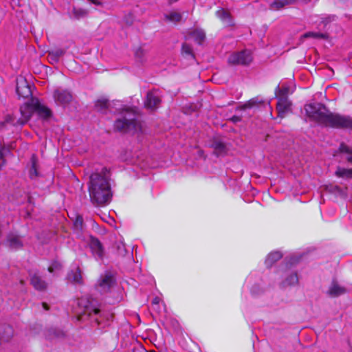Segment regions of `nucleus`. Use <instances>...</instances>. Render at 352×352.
<instances>
[{
  "instance_id": "obj_1",
  "label": "nucleus",
  "mask_w": 352,
  "mask_h": 352,
  "mask_svg": "<svg viewBox=\"0 0 352 352\" xmlns=\"http://www.w3.org/2000/svg\"><path fill=\"white\" fill-rule=\"evenodd\" d=\"M306 114L318 124L352 131V118L331 113L323 104L313 103L305 106Z\"/></svg>"
},
{
  "instance_id": "obj_2",
  "label": "nucleus",
  "mask_w": 352,
  "mask_h": 352,
  "mask_svg": "<svg viewBox=\"0 0 352 352\" xmlns=\"http://www.w3.org/2000/svg\"><path fill=\"white\" fill-rule=\"evenodd\" d=\"M109 179V173L107 168H102L100 173L91 175L88 190L93 204L104 206L111 201L112 192Z\"/></svg>"
},
{
  "instance_id": "obj_3",
  "label": "nucleus",
  "mask_w": 352,
  "mask_h": 352,
  "mask_svg": "<svg viewBox=\"0 0 352 352\" xmlns=\"http://www.w3.org/2000/svg\"><path fill=\"white\" fill-rule=\"evenodd\" d=\"M78 320H89L93 327L102 329L109 324L113 314L108 311H101L92 305L86 298L78 300Z\"/></svg>"
},
{
  "instance_id": "obj_4",
  "label": "nucleus",
  "mask_w": 352,
  "mask_h": 352,
  "mask_svg": "<svg viewBox=\"0 0 352 352\" xmlns=\"http://www.w3.org/2000/svg\"><path fill=\"white\" fill-rule=\"evenodd\" d=\"M20 112L21 117L16 122L14 121L12 116H8L6 121L13 125H23L29 120L33 113H36L43 119L49 118L52 116L51 110L42 104L37 98H32L30 102L22 105Z\"/></svg>"
},
{
  "instance_id": "obj_5",
  "label": "nucleus",
  "mask_w": 352,
  "mask_h": 352,
  "mask_svg": "<svg viewBox=\"0 0 352 352\" xmlns=\"http://www.w3.org/2000/svg\"><path fill=\"white\" fill-rule=\"evenodd\" d=\"M119 101L115 103L116 106H120L119 113L121 117L118 118L114 124V127L120 131L142 132V126L137 120V111L135 108L124 106Z\"/></svg>"
},
{
  "instance_id": "obj_6",
  "label": "nucleus",
  "mask_w": 352,
  "mask_h": 352,
  "mask_svg": "<svg viewBox=\"0 0 352 352\" xmlns=\"http://www.w3.org/2000/svg\"><path fill=\"white\" fill-rule=\"evenodd\" d=\"M252 61V56L249 50L234 52L228 57V63L232 65H248Z\"/></svg>"
},
{
  "instance_id": "obj_7",
  "label": "nucleus",
  "mask_w": 352,
  "mask_h": 352,
  "mask_svg": "<svg viewBox=\"0 0 352 352\" xmlns=\"http://www.w3.org/2000/svg\"><path fill=\"white\" fill-rule=\"evenodd\" d=\"M53 96L56 103L64 107L69 104L73 99L71 92L66 89H57Z\"/></svg>"
},
{
  "instance_id": "obj_8",
  "label": "nucleus",
  "mask_w": 352,
  "mask_h": 352,
  "mask_svg": "<svg viewBox=\"0 0 352 352\" xmlns=\"http://www.w3.org/2000/svg\"><path fill=\"white\" fill-rule=\"evenodd\" d=\"M16 93L19 97L28 98L32 95V91L30 85L27 80L21 77L16 80Z\"/></svg>"
},
{
  "instance_id": "obj_9",
  "label": "nucleus",
  "mask_w": 352,
  "mask_h": 352,
  "mask_svg": "<svg viewBox=\"0 0 352 352\" xmlns=\"http://www.w3.org/2000/svg\"><path fill=\"white\" fill-rule=\"evenodd\" d=\"M89 245L95 258L97 259H102L104 256V248L100 241L96 237L91 236Z\"/></svg>"
},
{
  "instance_id": "obj_10",
  "label": "nucleus",
  "mask_w": 352,
  "mask_h": 352,
  "mask_svg": "<svg viewBox=\"0 0 352 352\" xmlns=\"http://www.w3.org/2000/svg\"><path fill=\"white\" fill-rule=\"evenodd\" d=\"M161 102L160 96L157 91L148 92L144 105L147 109H154L158 107Z\"/></svg>"
},
{
  "instance_id": "obj_11",
  "label": "nucleus",
  "mask_w": 352,
  "mask_h": 352,
  "mask_svg": "<svg viewBox=\"0 0 352 352\" xmlns=\"http://www.w3.org/2000/svg\"><path fill=\"white\" fill-rule=\"evenodd\" d=\"M291 105L292 102L287 97H279L276 104L278 116L282 118H284L290 111Z\"/></svg>"
},
{
  "instance_id": "obj_12",
  "label": "nucleus",
  "mask_w": 352,
  "mask_h": 352,
  "mask_svg": "<svg viewBox=\"0 0 352 352\" xmlns=\"http://www.w3.org/2000/svg\"><path fill=\"white\" fill-rule=\"evenodd\" d=\"M114 284V278L109 272L102 275L100 280H98V287L100 292H108L112 285Z\"/></svg>"
},
{
  "instance_id": "obj_13",
  "label": "nucleus",
  "mask_w": 352,
  "mask_h": 352,
  "mask_svg": "<svg viewBox=\"0 0 352 352\" xmlns=\"http://www.w3.org/2000/svg\"><path fill=\"white\" fill-rule=\"evenodd\" d=\"M6 244L13 250H18L23 246V243L20 237L18 235L12 233L8 236Z\"/></svg>"
},
{
  "instance_id": "obj_14",
  "label": "nucleus",
  "mask_w": 352,
  "mask_h": 352,
  "mask_svg": "<svg viewBox=\"0 0 352 352\" xmlns=\"http://www.w3.org/2000/svg\"><path fill=\"white\" fill-rule=\"evenodd\" d=\"M346 292V289L333 281L328 290V294L332 297H337Z\"/></svg>"
},
{
  "instance_id": "obj_15",
  "label": "nucleus",
  "mask_w": 352,
  "mask_h": 352,
  "mask_svg": "<svg viewBox=\"0 0 352 352\" xmlns=\"http://www.w3.org/2000/svg\"><path fill=\"white\" fill-rule=\"evenodd\" d=\"M189 36L192 37L195 42L201 45L206 39V33L202 29L195 28L192 30Z\"/></svg>"
},
{
  "instance_id": "obj_16",
  "label": "nucleus",
  "mask_w": 352,
  "mask_h": 352,
  "mask_svg": "<svg viewBox=\"0 0 352 352\" xmlns=\"http://www.w3.org/2000/svg\"><path fill=\"white\" fill-rule=\"evenodd\" d=\"M13 329L10 325L0 327V341H8L13 336Z\"/></svg>"
},
{
  "instance_id": "obj_17",
  "label": "nucleus",
  "mask_w": 352,
  "mask_h": 352,
  "mask_svg": "<svg viewBox=\"0 0 352 352\" xmlns=\"http://www.w3.org/2000/svg\"><path fill=\"white\" fill-rule=\"evenodd\" d=\"M30 162L31 167L29 170V176L31 179H34L39 176L38 171V159L35 155H32Z\"/></svg>"
},
{
  "instance_id": "obj_18",
  "label": "nucleus",
  "mask_w": 352,
  "mask_h": 352,
  "mask_svg": "<svg viewBox=\"0 0 352 352\" xmlns=\"http://www.w3.org/2000/svg\"><path fill=\"white\" fill-rule=\"evenodd\" d=\"M31 284L37 290H44L46 287V283L39 276L35 274L31 277Z\"/></svg>"
},
{
  "instance_id": "obj_19",
  "label": "nucleus",
  "mask_w": 352,
  "mask_h": 352,
  "mask_svg": "<svg viewBox=\"0 0 352 352\" xmlns=\"http://www.w3.org/2000/svg\"><path fill=\"white\" fill-rule=\"evenodd\" d=\"M88 15V11L85 9L74 8L69 13V17L71 19L79 20L85 18Z\"/></svg>"
},
{
  "instance_id": "obj_20",
  "label": "nucleus",
  "mask_w": 352,
  "mask_h": 352,
  "mask_svg": "<svg viewBox=\"0 0 352 352\" xmlns=\"http://www.w3.org/2000/svg\"><path fill=\"white\" fill-rule=\"evenodd\" d=\"M69 280L75 283H82V274L79 267H76L74 270H72L67 275Z\"/></svg>"
},
{
  "instance_id": "obj_21",
  "label": "nucleus",
  "mask_w": 352,
  "mask_h": 352,
  "mask_svg": "<svg viewBox=\"0 0 352 352\" xmlns=\"http://www.w3.org/2000/svg\"><path fill=\"white\" fill-rule=\"evenodd\" d=\"M212 147L214 148V153L217 156L223 155L227 151L225 144L220 141H214Z\"/></svg>"
},
{
  "instance_id": "obj_22",
  "label": "nucleus",
  "mask_w": 352,
  "mask_h": 352,
  "mask_svg": "<svg viewBox=\"0 0 352 352\" xmlns=\"http://www.w3.org/2000/svg\"><path fill=\"white\" fill-rule=\"evenodd\" d=\"M282 254L278 251L272 252L268 254L266 260L265 265L267 267H270L275 262L280 259Z\"/></svg>"
},
{
  "instance_id": "obj_23",
  "label": "nucleus",
  "mask_w": 352,
  "mask_h": 352,
  "mask_svg": "<svg viewBox=\"0 0 352 352\" xmlns=\"http://www.w3.org/2000/svg\"><path fill=\"white\" fill-rule=\"evenodd\" d=\"M296 0H274L273 3H271L270 8L272 10H279L287 5L292 4L294 3Z\"/></svg>"
},
{
  "instance_id": "obj_24",
  "label": "nucleus",
  "mask_w": 352,
  "mask_h": 352,
  "mask_svg": "<svg viewBox=\"0 0 352 352\" xmlns=\"http://www.w3.org/2000/svg\"><path fill=\"white\" fill-rule=\"evenodd\" d=\"M341 153L345 155L346 160L352 164V148L344 144H341L339 148Z\"/></svg>"
},
{
  "instance_id": "obj_25",
  "label": "nucleus",
  "mask_w": 352,
  "mask_h": 352,
  "mask_svg": "<svg viewBox=\"0 0 352 352\" xmlns=\"http://www.w3.org/2000/svg\"><path fill=\"white\" fill-rule=\"evenodd\" d=\"M336 176L344 179L352 178V168L338 167L336 171Z\"/></svg>"
},
{
  "instance_id": "obj_26",
  "label": "nucleus",
  "mask_w": 352,
  "mask_h": 352,
  "mask_svg": "<svg viewBox=\"0 0 352 352\" xmlns=\"http://www.w3.org/2000/svg\"><path fill=\"white\" fill-rule=\"evenodd\" d=\"M216 15L221 19L223 22L230 24L231 23V19L230 15L229 12H228L226 10L223 9H220L217 11Z\"/></svg>"
},
{
  "instance_id": "obj_27",
  "label": "nucleus",
  "mask_w": 352,
  "mask_h": 352,
  "mask_svg": "<svg viewBox=\"0 0 352 352\" xmlns=\"http://www.w3.org/2000/svg\"><path fill=\"white\" fill-rule=\"evenodd\" d=\"M298 283V277L296 273H292L284 280V285H294Z\"/></svg>"
},
{
  "instance_id": "obj_28",
  "label": "nucleus",
  "mask_w": 352,
  "mask_h": 352,
  "mask_svg": "<svg viewBox=\"0 0 352 352\" xmlns=\"http://www.w3.org/2000/svg\"><path fill=\"white\" fill-rule=\"evenodd\" d=\"M165 18L169 21L179 22L182 19V14L179 12L173 11L165 14Z\"/></svg>"
},
{
  "instance_id": "obj_29",
  "label": "nucleus",
  "mask_w": 352,
  "mask_h": 352,
  "mask_svg": "<svg viewBox=\"0 0 352 352\" xmlns=\"http://www.w3.org/2000/svg\"><path fill=\"white\" fill-rule=\"evenodd\" d=\"M65 54L62 49H56L49 52V56L54 61H58L60 57Z\"/></svg>"
},
{
  "instance_id": "obj_30",
  "label": "nucleus",
  "mask_w": 352,
  "mask_h": 352,
  "mask_svg": "<svg viewBox=\"0 0 352 352\" xmlns=\"http://www.w3.org/2000/svg\"><path fill=\"white\" fill-rule=\"evenodd\" d=\"M289 94V87L283 85L281 87H278L276 89V96L277 98L279 97H287Z\"/></svg>"
},
{
  "instance_id": "obj_31",
  "label": "nucleus",
  "mask_w": 352,
  "mask_h": 352,
  "mask_svg": "<svg viewBox=\"0 0 352 352\" xmlns=\"http://www.w3.org/2000/svg\"><path fill=\"white\" fill-rule=\"evenodd\" d=\"M95 106L98 111H102L108 107V100L104 98L99 99L96 102Z\"/></svg>"
},
{
  "instance_id": "obj_32",
  "label": "nucleus",
  "mask_w": 352,
  "mask_h": 352,
  "mask_svg": "<svg viewBox=\"0 0 352 352\" xmlns=\"http://www.w3.org/2000/svg\"><path fill=\"white\" fill-rule=\"evenodd\" d=\"M303 37H305V38L312 37L314 38H326L327 36V34H324V33L308 32L303 35Z\"/></svg>"
},
{
  "instance_id": "obj_33",
  "label": "nucleus",
  "mask_w": 352,
  "mask_h": 352,
  "mask_svg": "<svg viewBox=\"0 0 352 352\" xmlns=\"http://www.w3.org/2000/svg\"><path fill=\"white\" fill-rule=\"evenodd\" d=\"M62 265L58 261H54L49 267L48 270L50 272H55L61 270Z\"/></svg>"
},
{
  "instance_id": "obj_34",
  "label": "nucleus",
  "mask_w": 352,
  "mask_h": 352,
  "mask_svg": "<svg viewBox=\"0 0 352 352\" xmlns=\"http://www.w3.org/2000/svg\"><path fill=\"white\" fill-rule=\"evenodd\" d=\"M182 50L183 54H185L186 55H189V56H191L192 57H194L192 47L188 44H186V43L183 44Z\"/></svg>"
},
{
  "instance_id": "obj_35",
  "label": "nucleus",
  "mask_w": 352,
  "mask_h": 352,
  "mask_svg": "<svg viewBox=\"0 0 352 352\" xmlns=\"http://www.w3.org/2000/svg\"><path fill=\"white\" fill-rule=\"evenodd\" d=\"M258 103H260V101L257 98H252L243 105V109L252 108Z\"/></svg>"
},
{
  "instance_id": "obj_36",
  "label": "nucleus",
  "mask_w": 352,
  "mask_h": 352,
  "mask_svg": "<svg viewBox=\"0 0 352 352\" xmlns=\"http://www.w3.org/2000/svg\"><path fill=\"white\" fill-rule=\"evenodd\" d=\"M83 219L81 217L77 216L74 222V226L76 229L81 230L82 228Z\"/></svg>"
},
{
  "instance_id": "obj_37",
  "label": "nucleus",
  "mask_w": 352,
  "mask_h": 352,
  "mask_svg": "<svg viewBox=\"0 0 352 352\" xmlns=\"http://www.w3.org/2000/svg\"><path fill=\"white\" fill-rule=\"evenodd\" d=\"M5 150H6L5 146L0 144V160H3V164L4 163L3 156H4Z\"/></svg>"
},
{
  "instance_id": "obj_38",
  "label": "nucleus",
  "mask_w": 352,
  "mask_h": 352,
  "mask_svg": "<svg viewBox=\"0 0 352 352\" xmlns=\"http://www.w3.org/2000/svg\"><path fill=\"white\" fill-rule=\"evenodd\" d=\"M160 301V299L158 297H155L153 298L152 303L153 305H158Z\"/></svg>"
},
{
  "instance_id": "obj_39",
  "label": "nucleus",
  "mask_w": 352,
  "mask_h": 352,
  "mask_svg": "<svg viewBox=\"0 0 352 352\" xmlns=\"http://www.w3.org/2000/svg\"><path fill=\"white\" fill-rule=\"evenodd\" d=\"M89 1L90 2H91L92 3L97 5V6H100L102 4V3L98 0H89Z\"/></svg>"
},
{
  "instance_id": "obj_40",
  "label": "nucleus",
  "mask_w": 352,
  "mask_h": 352,
  "mask_svg": "<svg viewBox=\"0 0 352 352\" xmlns=\"http://www.w3.org/2000/svg\"><path fill=\"white\" fill-rule=\"evenodd\" d=\"M232 120L234 121V122H237L240 120V118L237 116H234Z\"/></svg>"
},
{
  "instance_id": "obj_41",
  "label": "nucleus",
  "mask_w": 352,
  "mask_h": 352,
  "mask_svg": "<svg viewBox=\"0 0 352 352\" xmlns=\"http://www.w3.org/2000/svg\"><path fill=\"white\" fill-rule=\"evenodd\" d=\"M43 307L46 310H47L49 309L47 305L45 302L43 303Z\"/></svg>"
},
{
  "instance_id": "obj_42",
  "label": "nucleus",
  "mask_w": 352,
  "mask_h": 352,
  "mask_svg": "<svg viewBox=\"0 0 352 352\" xmlns=\"http://www.w3.org/2000/svg\"><path fill=\"white\" fill-rule=\"evenodd\" d=\"M306 2L309 1L310 0H305Z\"/></svg>"
}]
</instances>
